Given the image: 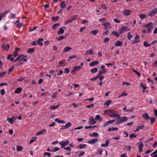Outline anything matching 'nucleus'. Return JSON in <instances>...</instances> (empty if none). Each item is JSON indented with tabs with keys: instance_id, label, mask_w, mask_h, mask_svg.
Listing matches in <instances>:
<instances>
[{
	"instance_id": "e2e57ef3",
	"label": "nucleus",
	"mask_w": 157,
	"mask_h": 157,
	"mask_svg": "<svg viewBox=\"0 0 157 157\" xmlns=\"http://www.w3.org/2000/svg\"><path fill=\"white\" fill-rule=\"evenodd\" d=\"M144 45L146 47H149L150 46V44L148 43L147 42H144Z\"/></svg>"
},
{
	"instance_id": "6e6d98bb",
	"label": "nucleus",
	"mask_w": 157,
	"mask_h": 157,
	"mask_svg": "<svg viewBox=\"0 0 157 157\" xmlns=\"http://www.w3.org/2000/svg\"><path fill=\"white\" fill-rule=\"evenodd\" d=\"M150 120L151 123L152 124L154 123L155 121V117H153L151 118H150Z\"/></svg>"
},
{
	"instance_id": "6ab92c4d",
	"label": "nucleus",
	"mask_w": 157,
	"mask_h": 157,
	"mask_svg": "<svg viewBox=\"0 0 157 157\" xmlns=\"http://www.w3.org/2000/svg\"><path fill=\"white\" fill-rule=\"evenodd\" d=\"M95 119L96 121L99 120L100 122H101L102 121V118L100 117V115H97L95 117Z\"/></svg>"
},
{
	"instance_id": "cd10ccee",
	"label": "nucleus",
	"mask_w": 157,
	"mask_h": 157,
	"mask_svg": "<svg viewBox=\"0 0 157 157\" xmlns=\"http://www.w3.org/2000/svg\"><path fill=\"white\" fill-rule=\"evenodd\" d=\"M59 66L61 67H64L66 65V63L64 62L60 61L59 62Z\"/></svg>"
},
{
	"instance_id": "c9c22d12",
	"label": "nucleus",
	"mask_w": 157,
	"mask_h": 157,
	"mask_svg": "<svg viewBox=\"0 0 157 157\" xmlns=\"http://www.w3.org/2000/svg\"><path fill=\"white\" fill-rule=\"evenodd\" d=\"M72 125V124L71 122H68L67 124H66V125H65L66 128H66H69V127L71 126Z\"/></svg>"
},
{
	"instance_id": "9d476101",
	"label": "nucleus",
	"mask_w": 157,
	"mask_h": 157,
	"mask_svg": "<svg viewBox=\"0 0 157 157\" xmlns=\"http://www.w3.org/2000/svg\"><path fill=\"white\" fill-rule=\"evenodd\" d=\"M98 140L97 139H92L88 141V143L89 144H94L98 142Z\"/></svg>"
},
{
	"instance_id": "9b49d317",
	"label": "nucleus",
	"mask_w": 157,
	"mask_h": 157,
	"mask_svg": "<svg viewBox=\"0 0 157 157\" xmlns=\"http://www.w3.org/2000/svg\"><path fill=\"white\" fill-rule=\"evenodd\" d=\"M131 12V10H125L123 11V13L124 15L128 16L130 14V13Z\"/></svg>"
},
{
	"instance_id": "f257e3e1",
	"label": "nucleus",
	"mask_w": 157,
	"mask_h": 157,
	"mask_svg": "<svg viewBox=\"0 0 157 157\" xmlns=\"http://www.w3.org/2000/svg\"><path fill=\"white\" fill-rule=\"evenodd\" d=\"M104 112L105 114H108L110 117H117V119L121 117V116L118 114L117 112L114 110H106Z\"/></svg>"
},
{
	"instance_id": "473e14b6",
	"label": "nucleus",
	"mask_w": 157,
	"mask_h": 157,
	"mask_svg": "<svg viewBox=\"0 0 157 157\" xmlns=\"http://www.w3.org/2000/svg\"><path fill=\"white\" fill-rule=\"evenodd\" d=\"M34 51V49L33 48L29 49L27 52L28 53L30 54H32Z\"/></svg>"
},
{
	"instance_id": "4be33fe9",
	"label": "nucleus",
	"mask_w": 157,
	"mask_h": 157,
	"mask_svg": "<svg viewBox=\"0 0 157 157\" xmlns=\"http://www.w3.org/2000/svg\"><path fill=\"white\" fill-rule=\"evenodd\" d=\"M22 90V89L21 87H18L17 88L15 91V93L16 94H19L20 93Z\"/></svg>"
},
{
	"instance_id": "a211bd4d",
	"label": "nucleus",
	"mask_w": 157,
	"mask_h": 157,
	"mask_svg": "<svg viewBox=\"0 0 157 157\" xmlns=\"http://www.w3.org/2000/svg\"><path fill=\"white\" fill-rule=\"evenodd\" d=\"M109 143V140H107L105 142V144H102L101 145V147H106L108 145Z\"/></svg>"
},
{
	"instance_id": "49530a36",
	"label": "nucleus",
	"mask_w": 157,
	"mask_h": 157,
	"mask_svg": "<svg viewBox=\"0 0 157 157\" xmlns=\"http://www.w3.org/2000/svg\"><path fill=\"white\" fill-rule=\"evenodd\" d=\"M65 38V36H59V38H57V39L58 41H60L63 40Z\"/></svg>"
},
{
	"instance_id": "052dcab7",
	"label": "nucleus",
	"mask_w": 157,
	"mask_h": 157,
	"mask_svg": "<svg viewBox=\"0 0 157 157\" xmlns=\"http://www.w3.org/2000/svg\"><path fill=\"white\" fill-rule=\"evenodd\" d=\"M132 70L138 76H139V77L140 76L141 74L139 72H138L137 71L135 70L134 69H133Z\"/></svg>"
},
{
	"instance_id": "79ce46f5",
	"label": "nucleus",
	"mask_w": 157,
	"mask_h": 157,
	"mask_svg": "<svg viewBox=\"0 0 157 157\" xmlns=\"http://www.w3.org/2000/svg\"><path fill=\"white\" fill-rule=\"evenodd\" d=\"M23 24L22 23H19L17 24L16 26H17L18 28H20L22 27L23 26Z\"/></svg>"
},
{
	"instance_id": "72a5a7b5",
	"label": "nucleus",
	"mask_w": 157,
	"mask_h": 157,
	"mask_svg": "<svg viewBox=\"0 0 157 157\" xmlns=\"http://www.w3.org/2000/svg\"><path fill=\"white\" fill-rule=\"evenodd\" d=\"M146 15L145 14H143L140 15L139 16V17L141 19H144L146 17Z\"/></svg>"
},
{
	"instance_id": "393cba45",
	"label": "nucleus",
	"mask_w": 157,
	"mask_h": 157,
	"mask_svg": "<svg viewBox=\"0 0 157 157\" xmlns=\"http://www.w3.org/2000/svg\"><path fill=\"white\" fill-rule=\"evenodd\" d=\"M123 43L121 41H120L119 40L117 41L116 42V43L115 44V46H120Z\"/></svg>"
},
{
	"instance_id": "f8f14e48",
	"label": "nucleus",
	"mask_w": 157,
	"mask_h": 157,
	"mask_svg": "<svg viewBox=\"0 0 157 157\" xmlns=\"http://www.w3.org/2000/svg\"><path fill=\"white\" fill-rule=\"evenodd\" d=\"M96 123L93 117L89 119V124L90 125H93Z\"/></svg>"
},
{
	"instance_id": "dca6fc26",
	"label": "nucleus",
	"mask_w": 157,
	"mask_h": 157,
	"mask_svg": "<svg viewBox=\"0 0 157 157\" xmlns=\"http://www.w3.org/2000/svg\"><path fill=\"white\" fill-rule=\"evenodd\" d=\"M44 40V39L42 38H40L38 39V41H37V42L38 44L40 45V46H43V43L42 42Z\"/></svg>"
},
{
	"instance_id": "2eb2a0df",
	"label": "nucleus",
	"mask_w": 157,
	"mask_h": 157,
	"mask_svg": "<svg viewBox=\"0 0 157 157\" xmlns=\"http://www.w3.org/2000/svg\"><path fill=\"white\" fill-rule=\"evenodd\" d=\"M99 63V62L97 60H95L94 61L90 63V66H93L94 65H96Z\"/></svg>"
},
{
	"instance_id": "8fccbe9b",
	"label": "nucleus",
	"mask_w": 157,
	"mask_h": 157,
	"mask_svg": "<svg viewBox=\"0 0 157 157\" xmlns=\"http://www.w3.org/2000/svg\"><path fill=\"white\" fill-rule=\"evenodd\" d=\"M14 67L13 66H12L10 67V68L8 70L9 72L8 74H10V73L12 71H13V70L14 69Z\"/></svg>"
},
{
	"instance_id": "0eeeda50",
	"label": "nucleus",
	"mask_w": 157,
	"mask_h": 157,
	"mask_svg": "<svg viewBox=\"0 0 157 157\" xmlns=\"http://www.w3.org/2000/svg\"><path fill=\"white\" fill-rule=\"evenodd\" d=\"M115 119L112 120L108 121L106 122L104 125H103V126L104 127H105L108 125L110 124H111L113 122H114L116 121Z\"/></svg>"
},
{
	"instance_id": "7ed1b4c3",
	"label": "nucleus",
	"mask_w": 157,
	"mask_h": 157,
	"mask_svg": "<svg viewBox=\"0 0 157 157\" xmlns=\"http://www.w3.org/2000/svg\"><path fill=\"white\" fill-rule=\"evenodd\" d=\"M81 67H82L80 66H78L75 67L71 71V73L73 75H74L75 72L80 70Z\"/></svg>"
},
{
	"instance_id": "7c9ffc66",
	"label": "nucleus",
	"mask_w": 157,
	"mask_h": 157,
	"mask_svg": "<svg viewBox=\"0 0 157 157\" xmlns=\"http://www.w3.org/2000/svg\"><path fill=\"white\" fill-rule=\"evenodd\" d=\"M153 25V23L152 22H150L148 23V24H147L146 25L145 27H152H152V26Z\"/></svg>"
},
{
	"instance_id": "a878e982",
	"label": "nucleus",
	"mask_w": 157,
	"mask_h": 157,
	"mask_svg": "<svg viewBox=\"0 0 157 157\" xmlns=\"http://www.w3.org/2000/svg\"><path fill=\"white\" fill-rule=\"evenodd\" d=\"M71 49V48L70 47H66L64 49L63 51V52H68Z\"/></svg>"
},
{
	"instance_id": "5701e85b",
	"label": "nucleus",
	"mask_w": 157,
	"mask_h": 157,
	"mask_svg": "<svg viewBox=\"0 0 157 157\" xmlns=\"http://www.w3.org/2000/svg\"><path fill=\"white\" fill-rule=\"evenodd\" d=\"M86 147V144H80L78 146V147L80 149H83Z\"/></svg>"
},
{
	"instance_id": "09e8293b",
	"label": "nucleus",
	"mask_w": 157,
	"mask_h": 157,
	"mask_svg": "<svg viewBox=\"0 0 157 157\" xmlns=\"http://www.w3.org/2000/svg\"><path fill=\"white\" fill-rule=\"evenodd\" d=\"M127 27L126 26H123L121 29L122 30V31H123V32H124L126 31L127 29Z\"/></svg>"
},
{
	"instance_id": "f704fd0d",
	"label": "nucleus",
	"mask_w": 157,
	"mask_h": 157,
	"mask_svg": "<svg viewBox=\"0 0 157 157\" xmlns=\"http://www.w3.org/2000/svg\"><path fill=\"white\" fill-rule=\"evenodd\" d=\"M98 71V69L97 68H95L92 69L91 71L90 72L92 73H94L96 72H97Z\"/></svg>"
},
{
	"instance_id": "de8ad7c7",
	"label": "nucleus",
	"mask_w": 157,
	"mask_h": 157,
	"mask_svg": "<svg viewBox=\"0 0 157 157\" xmlns=\"http://www.w3.org/2000/svg\"><path fill=\"white\" fill-rule=\"evenodd\" d=\"M60 149V148L59 147H56L55 148H53L52 152H56L57 151L59 150Z\"/></svg>"
},
{
	"instance_id": "4468645a",
	"label": "nucleus",
	"mask_w": 157,
	"mask_h": 157,
	"mask_svg": "<svg viewBox=\"0 0 157 157\" xmlns=\"http://www.w3.org/2000/svg\"><path fill=\"white\" fill-rule=\"evenodd\" d=\"M54 121L55 122H57L58 123H61L63 124L65 123V121L61 120L57 118H55L54 120Z\"/></svg>"
},
{
	"instance_id": "603ef678",
	"label": "nucleus",
	"mask_w": 157,
	"mask_h": 157,
	"mask_svg": "<svg viewBox=\"0 0 157 157\" xmlns=\"http://www.w3.org/2000/svg\"><path fill=\"white\" fill-rule=\"evenodd\" d=\"M44 156H45L46 155H48L49 157H50L51 156V154L50 153H48V152H45L44 153Z\"/></svg>"
},
{
	"instance_id": "423d86ee",
	"label": "nucleus",
	"mask_w": 157,
	"mask_h": 157,
	"mask_svg": "<svg viewBox=\"0 0 157 157\" xmlns=\"http://www.w3.org/2000/svg\"><path fill=\"white\" fill-rule=\"evenodd\" d=\"M66 29L67 27H63L61 28L58 32V34L61 35L63 34L64 33V30Z\"/></svg>"
},
{
	"instance_id": "58836bf2",
	"label": "nucleus",
	"mask_w": 157,
	"mask_h": 157,
	"mask_svg": "<svg viewBox=\"0 0 157 157\" xmlns=\"http://www.w3.org/2000/svg\"><path fill=\"white\" fill-rule=\"evenodd\" d=\"M59 25V23H56L54 25L52 26V29H55L56 27H57Z\"/></svg>"
},
{
	"instance_id": "5fc2aeb1",
	"label": "nucleus",
	"mask_w": 157,
	"mask_h": 157,
	"mask_svg": "<svg viewBox=\"0 0 157 157\" xmlns=\"http://www.w3.org/2000/svg\"><path fill=\"white\" fill-rule=\"evenodd\" d=\"M136 136H136V135L135 134H131L129 136V138L131 139H132V138H136Z\"/></svg>"
},
{
	"instance_id": "412c9836",
	"label": "nucleus",
	"mask_w": 157,
	"mask_h": 157,
	"mask_svg": "<svg viewBox=\"0 0 157 157\" xmlns=\"http://www.w3.org/2000/svg\"><path fill=\"white\" fill-rule=\"evenodd\" d=\"M130 32H129L128 33V39L132 41H133L132 40L133 36L132 35L130 34Z\"/></svg>"
},
{
	"instance_id": "c03bdc74",
	"label": "nucleus",
	"mask_w": 157,
	"mask_h": 157,
	"mask_svg": "<svg viewBox=\"0 0 157 157\" xmlns=\"http://www.w3.org/2000/svg\"><path fill=\"white\" fill-rule=\"evenodd\" d=\"M52 20L53 21H56L58 20L59 17V16L53 17H52Z\"/></svg>"
},
{
	"instance_id": "c85d7f7f",
	"label": "nucleus",
	"mask_w": 157,
	"mask_h": 157,
	"mask_svg": "<svg viewBox=\"0 0 157 157\" xmlns=\"http://www.w3.org/2000/svg\"><path fill=\"white\" fill-rule=\"evenodd\" d=\"M76 19V18L75 17V18H71L70 19V20H68V21H67L66 22V24H69V23H71L72 22V21L74 20V19Z\"/></svg>"
},
{
	"instance_id": "bb28decb",
	"label": "nucleus",
	"mask_w": 157,
	"mask_h": 157,
	"mask_svg": "<svg viewBox=\"0 0 157 157\" xmlns=\"http://www.w3.org/2000/svg\"><path fill=\"white\" fill-rule=\"evenodd\" d=\"M144 147V144H140L139 145V151L140 152H141L143 150V148Z\"/></svg>"
},
{
	"instance_id": "6e6552de",
	"label": "nucleus",
	"mask_w": 157,
	"mask_h": 157,
	"mask_svg": "<svg viewBox=\"0 0 157 157\" xmlns=\"http://www.w3.org/2000/svg\"><path fill=\"white\" fill-rule=\"evenodd\" d=\"M20 56H22V57L20 58L21 61H24V62H27L28 61L27 59V56H24L23 55H20Z\"/></svg>"
},
{
	"instance_id": "69168bd1",
	"label": "nucleus",
	"mask_w": 157,
	"mask_h": 157,
	"mask_svg": "<svg viewBox=\"0 0 157 157\" xmlns=\"http://www.w3.org/2000/svg\"><path fill=\"white\" fill-rule=\"evenodd\" d=\"M84 154V152L83 151H81L79 154L78 155V156H81L83 155Z\"/></svg>"
},
{
	"instance_id": "20e7f679",
	"label": "nucleus",
	"mask_w": 157,
	"mask_h": 157,
	"mask_svg": "<svg viewBox=\"0 0 157 157\" xmlns=\"http://www.w3.org/2000/svg\"><path fill=\"white\" fill-rule=\"evenodd\" d=\"M102 25L105 27V29L106 30L110 29L111 28L110 24L109 22H104L102 24Z\"/></svg>"
},
{
	"instance_id": "f03ea898",
	"label": "nucleus",
	"mask_w": 157,
	"mask_h": 157,
	"mask_svg": "<svg viewBox=\"0 0 157 157\" xmlns=\"http://www.w3.org/2000/svg\"><path fill=\"white\" fill-rule=\"evenodd\" d=\"M127 121L128 119L127 117H123L120 118V119L117 120L116 122V124H120Z\"/></svg>"
},
{
	"instance_id": "13d9d810",
	"label": "nucleus",
	"mask_w": 157,
	"mask_h": 157,
	"mask_svg": "<svg viewBox=\"0 0 157 157\" xmlns=\"http://www.w3.org/2000/svg\"><path fill=\"white\" fill-rule=\"evenodd\" d=\"M5 16L4 13H2L0 14V21L1 20L2 18Z\"/></svg>"
},
{
	"instance_id": "a18cd8bd",
	"label": "nucleus",
	"mask_w": 157,
	"mask_h": 157,
	"mask_svg": "<svg viewBox=\"0 0 157 157\" xmlns=\"http://www.w3.org/2000/svg\"><path fill=\"white\" fill-rule=\"evenodd\" d=\"M59 143L60 145H61V148H65V147L66 146H65L63 144V141L60 142Z\"/></svg>"
},
{
	"instance_id": "a19ab883",
	"label": "nucleus",
	"mask_w": 157,
	"mask_h": 157,
	"mask_svg": "<svg viewBox=\"0 0 157 157\" xmlns=\"http://www.w3.org/2000/svg\"><path fill=\"white\" fill-rule=\"evenodd\" d=\"M77 57V56L76 55H73L72 56H70L69 58L68 59V61H69V60H71V59H73V58H75Z\"/></svg>"
},
{
	"instance_id": "774afa93",
	"label": "nucleus",
	"mask_w": 157,
	"mask_h": 157,
	"mask_svg": "<svg viewBox=\"0 0 157 157\" xmlns=\"http://www.w3.org/2000/svg\"><path fill=\"white\" fill-rule=\"evenodd\" d=\"M99 21L101 22H103L104 21H105V19L104 18H102L98 19Z\"/></svg>"
},
{
	"instance_id": "3c124183",
	"label": "nucleus",
	"mask_w": 157,
	"mask_h": 157,
	"mask_svg": "<svg viewBox=\"0 0 157 157\" xmlns=\"http://www.w3.org/2000/svg\"><path fill=\"white\" fill-rule=\"evenodd\" d=\"M17 58L14 61V62H16L17 60H20V58L22 57V56H20V55L17 56Z\"/></svg>"
},
{
	"instance_id": "f3484780",
	"label": "nucleus",
	"mask_w": 157,
	"mask_h": 157,
	"mask_svg": "<svg viewBox=\"0 0 157 157\" xmlns=\"http://www.w3.org/2000/svg\"><path fill=\"white\" fill-rule=\"evenodd\" d=\"M93 54V50L92 49H91L87 51L86 52L85 55H91Z\"/></svg>"
},
{
	"instance_id": "c756f323",
	"label": "nucleus",
	"mask_w": 157,
	"mask_h": 157,
	"mask_svg": "<svg viewBox=\"0 0 157 157\" xmlns=\"http://www.w3.org/2000/svg\"><path fill=\"white\" fill-rule=\"evenodd\" d=\"M46 130L44 129L43 130L41 131L40 132H39L38 133H37V134L38 135L39 134H44L46 132Z\"/></svg>"
},
{
	"instance_id": "4c0bfd02",
	"label": "nucleus",
	"mask_w": 157,
	"mask_h": 157,
	"mask_svg": "<svg viewBox=\"0 0 157 157\" xmlns=\"http://www.w3.org/2000/svg\"><path fill=\"white\" fill-rule=\"evenodd\" d=\"M112 33L117 36V37H118L120 36V34L116 32L113 31Z\"/></svg>"
},
{
	"instance_id": "0e129e2a",
	"label": "nucleus",
	"mask_w": 157,
	"mask_h": 157,
	"mask_svg": "<svg viewBox=\"0 0 157 157\" xmlns=\"http://www.w3.org/2000/svg\"><path fill=\"white\" fill-rule=\"evenodd\" d=\"M6 74V72L5 71L3 72L0 73V77H2Z\"/></svg>"
},
{
	"instance_id": "338daca9",
	"label": "nucleus",
	"mask_w": 157,
	"mask_h": 157,
	"mask_svg": "<svg viewBox=\"0 0 157 157\" xmlns=\"http://www.w3.org/2000/svg\"><path fill=\"white\" fill-rule=\"evenodd\" d=\"M70 143L69 141V140H67L65 142H64L63 141V144L65 146L67 145L68 144Z\"/></svg>"
},
{
	"instance_id": "bf43d9fd",
	"label": "nucleus",
	"mask_w": 157,
	"mask_h": 157,
	"mask_svg": "<svg viewBox=\"0 0 157 157\" xmlns=\"http://www.w3.org/2000/svg\"><path fill=\"white\" fill-rule=\"evenodd\" d=\"M69 72V69L68 68H66L64 69V72L65 73H68Z\"/></svg>"
},
{
	"instance_id": "1a4fd4ad",
	"label": "nucleus",
	"mask_w": 157,
	"mask_h": 157,
	"mask_svg": "<svg viewBox=\"0 0 157 157\" xmlns=\"http://www.w3.org/2000/svg\"><path fill=\"white\" fill-rule=\"evenodd\" d=\"M1 47L3 49L6 51L8 50L10 48V46L8 44H3L1 46Z\"/></svg>"
},
{
	"instance_id": "2f4dec72",
	"label": "nucleus",
	"mask_w": 157,
	"mask_h": 157,
	"mask_svg": "<svg viewBox=\"0 0 157 157\" xmlns=\"http://www.w3.org/2000/svg\"><path fill=\"white\" fill-rule=\"evenodd\" d=\"M98 133L97 132H94L92 134H90V136L91 137H97L98 136Z\"/></svg>"
},
{
	"instance_id": "39448f33",
	"label": "nucleus",
	"mask_w": 157,
	"mask_h": 157,
	"mask_svg": "<svg viewBox=\"0 0 157 157\" xmlns=\"http://www.w3.org/2000/svg\"><path fill=\"white\" fill-rule=\"evenodd\" d=\"M156 13H157V8H155L149 12V15L150 16H153Z\"/></svg>"
},
{
	"instance_id": "4d7b16f0",
	"label": "nucleus",
	"mask_w": 157,
	"mask_h": 157,
	"mask_svg": "<svg viewBox=\"0 0 157 157\" xmlns=\"http://www.w3.org/2000/svg\"><path fill=\"white\" fill-rule=\"evenodd\" d=\"M98 32V30H94L92 31V33L93 35H95L97 34Z\"/></svg>"
},
{
	"instance_id": "b1692460",
	"label": "nucleus",
	"mask_w": 157,
	"mask_h": 157,
	"mask_svg": "<svg viewBox=\"0 0 157 157\" xmlns=\"http://www.w3.org/2000/svg\"><path fill=\"white\" fill-rule=\"evenodd\" d=\"M111 102L112 101L111 100H107L105 101L104 105H106L107 106H108L111 103Z\"/></svg>"
},
{
	"instance_id": "37998d69",
	"label": "nucleus",
	"mask_w": 157,
	"mask_h": 157,
	"mask_svg": "<svg viewBox=\"0 0 157 157\" xmlns=\"http://www.w3.org/2000/svg\"><path fill=\"white\" fill-rule=\"evenodd\" d=\"M140 86L142 88H143V89L144 90H145L147 89V87L145 86H144V83L142 82L140 84Z\"/></svg>"
},
{
	"instance_id": "e433bc0d",
	"label": "nucleus",
	"mask_w": 157,
	"mask_h": 157,
	"mask_svg": "<svg viewBox=\"0 0 157 157\" xmlns=\"http://www.w3.org/2000/svg\"><path fill=\"white\" fill-rule=\"evenodd\" d=\"M7 121L11 124H13L14 122L13 121V119H12L11 118H8L7 119Z\"/></svg>"
},
{
	"instance_id": "ea45409f",
	"label": "nucleus",
	"mask_w": 157,
	"mask_h": 157,
	"mask_svg": "<svg viewBox=\"0 0 157 157\" xmlns=\"http://www.w3.org/2000/svg\"><path fill=\"white\" fill-rule=\"evenodd\" d=\"M97 127V126H96V125H94V126H85V128L86 129H90V128H94L95 127Z\"/></svg>"
},
{
	"instance_id": "ddd939ff",
	"label": "nucleus",
	"mask_w": 157,
	"mask_h": 157,
	"mask_svg": "<svg viewBox=\"0 0 157 157\" xmlns=\"http://www.w3.org/2000/svg\"><path fill=\"white\" fill-rule=\"evenodd\" d=\"M142 116L145 120H147L150 119V117L147 113H144Z\"/></svg>"
},
{
	"instance_id": "680f3d73",
	"label": "nucleus",
	"mask_w": 157,
	"mask_h": 157,
	"mask_svg": "<svg viewBox=\"0 0 157 157\" xmlns=\"http://www.w3.org/2000/svg\"><path fill=\"white\" fill-rule=\"evenodd\" d=\"M134 111V108L133 107H132L130 108V109H128L127 110V112H132Z\"/></svg>"
},
{
	"instance_id": "864d4df0",
	"label": "nucleus",
	"mask_w": 157,
	"mask_h": 157,
	"mask_svg": "<svg viewBox=\"0 0 157 157\" xmlns=\"http://www.w3.org/2000/svg\"><path fill=\"white\" fill-rule=\"evenodd\" d=\"M22 149V147L20 145L18 146L17 147V150L18 151H21Z\"/></svg>"
},
{
	"instance_id": "aec40b11",
	"label": "nucleus",
	"mask_w": 157,
	"mask_h": 157,
	"mask_svg": "<svg viewBox=\"0 0 157 157\" xmlns=\"http://www.w3.org/2000/svg\"><path fill=\"white\" fill-rule=\"evenodd\" d=\"M60 7L63 9L66 7V5L65 4V1H63L61 2Z\"/></svg>"
}]
</instances>
